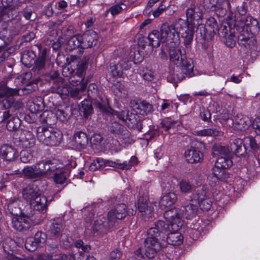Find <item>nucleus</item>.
Listing matches in <instances>:
<instances>
[{
    "label": "nucleus",
    "instance_id": "1",
    "mask_svg": "<svg viewBox=\"0 0 260 260\" xmlns=\"http://www.w3.org/2000/svg\"><path fill=\"white\" fill-rule=\"evenodd\" d=\"M164 216L168 224L162 220L155 223L154 226L147 231V238L145 241L146 254L148 257H154L157 251L162 247L159 242L165 238V233L167 231H178L183 225L184 212L177 208L166 211Z\"/></svg>",
    "mask_w": 260,
    "mask_h": 260
},
{
    "label": "nucleus",
    "instance_id": "2",
    "mask_svg": "<svg viewBox=\"0 0 260 260\" xmlns=\"http://www.w3.org/2000/svg\"><path fill=\"white\" fill-rule=\"evenodd\" d=\"M240 21L241 22L239 23L240 25L238 29L240 34L238 37V43L246 46L250 41L249 32L252 34L258 31V23L251 16L242 17Z\"/></svg>",
    "mask_w": 260,
    "mask_h": 260
},
{
    "label": "nucleus",
    "instance_id": "3",
    "mask_svg": "<svg viewBox=\"0 0 260 260\" xmlns=\"http://www.w3.org/2000/svg\"><path fill=\"white\" fill-rule=\"evenodd\" d=\"M7 23L6 30L12 31L14 35L18 34L21 31L22 24L19 15V10L0 8V22Z\"/></svg>",
    "mask_w": 260,
    "mask_h": 260
},
{
    "label": "nucleus",
    "instance_id": "4",
    "mask_svg": "<svg viewBox=\"0 0 260 260\" xmlns=\"http://www.w3.org/2000/svg\"><path fill=\"white\" fill-rule=\"evenodd\" d=\"M170 61L176 65L182 73L190 75L193 69L192 60L187 58L185 53H182L180 48L170 50L169 52Z\"/></svg>",
    "mask_w": 260,
    "mask_h": 260
},
{
    "label": "nucleus",
    "instance_id": "5",
    "mask_svg": "<svg viewBox=\"0 0 260 260\" xmlns=\"http://www.w3.org/2000/svg\"><path fill=\"white\" fill-rule=\"evenodd\" d=\"M18 93V90L16 88H10L5 85H0V99L7 96V98L0 101V108L7 109L13 108L18 110L23 106V103L20 101H16L13 97Z\"/></svg>",
    "mask_w": 260,
    "mask_h": 260
},
{
    "label": "nucleus",
    "instance_id": "6",
    "mask_svg": "<svg viewBox=\"0 0 260 260\" xmlns=\"http://www.w3.org/2000/svg\"><path fill=\"white\" fill-rule=\"evenodd\" d=\"M198 25L194 23H189L182 18L176 20V28L178 30V36H180L183 40V43L186 46L190 45L193 41L195 32L197 31Z\"/></svg>",
    "mask_w": 260,
    "mask_h": 260
},
{
    "label": "nucleus",
    "instance_id": "7",
    "mask_svg": "<svg viewBox=\"0 0 260 260\" xmlns=\"http://www.w3.org/2000/svg\"><path fill=\"white\" fill-rule=\"evenodd\" d=\"M38 140L47 146H57L60 144L62 135L57 129H50L45 127H40L37 129Z\"/></svg>",
    "mask_w": 260,
    "mask_h": 260
},
{
    "label": "nucleus",
    "instance_id": "8",
    "mask_svg": "<svg viewBox=\"0 0 260 260\" xmlns=\"http://www.w3.org/2000/svg\"><path fill=\"white\" fill-rule=\"evenodd\" d=\"M186 19L187 23L196 24L198 25L197 31H200L201 36L205 34L204 24L202 23L203 16V11L200 6L193 5L190 6L186 11Z\"/></svg>",
    "mask_w": 260,
    "mask_h": 260
},
{
    "label": "nucleus",
    "instance_id": "9",
    "mask_svg": "<svg viewBox=\"0 0 260 260\" xmlns=\"http://www.w3.org/2000/svg\"><path fill=\"white\" fill-rule=\"evenodd\" d=\"M113 221L109 218L108 215H100L94 220L93 230L102 234H106L114 226Z\"/></svg>",
    "mask_w": 260,
    "mask_h": 260
},
{
    "label": "nucleus",
    "instance_id": "10",
    "mask_svg": "<svg viewBox=\"0 0 260 260\" xmlns=\"http://www.w3.org/2000/svg\"><path fill=\"white\" fill-rule=\"evenodd\" d=\"M152 203L148 202L146 199L140 197L138 200V208L144 220H146L152 217L154 206Z\"/></svg>",
    "mask_w": 260,
    "mask_h": 260
},
{
    "label": "nucleus",
    "instance_id": "11",
    "mask_svg": "<svg viewBox=\"0 0 260 260\" xmlns=\"http://www.w3.org/2000/svg\"><path fill=\"white\" fill-rule=\"evenodd\" d=\"M160 32L164 42L173 41L178 35V30L176 28V21L171 25L168 23L163 24Z\"/></svg>",
    "mask_w": 260,
    "mask_h": 260
},
{
    "label": "nucleus",
    "instance_id": "12",
    "mask_svg": "<svg viewBox=\"0 0 260 260\" xmlns=\"http://www.w3.org/2000/svg\"><path fill=\"white\" fill-rule=\"evenodd\" d=\"M32 221L30 217L24 214L14 216L12 219V226L19 231L28 229Z\"/></svg>",
    "mask_w": 260,
    "mask_h": 260
},
{
    "label": "nucleus",
    "instance_id": "13",
    "mask_svg": "<svg viewBox=\"0 0 260 260\" xmlns=\"http://www.w3.org/2000/svg\"><path fill=\"white\" fill-rule=\"evenodd\" d=\"M203 6L205 10L214 11L219 17L224 16L226 13V10L222 7L218 0H203Z\"/></svg>",
    "mask_w": 260,
    "mask_h": 260
},
{
    "label": "nucleus",
    "instance_id": "14",
    "mask_svg": "<svg viewBox=\"0 0 260 260\" xmlns=\"http://www.w3.org/2000/svg\"><path fill=\"white\" fill-rule=\"evenodd\" d=\"M3 121L7 122V128L9 131L17 130L21 125V120L18 116L12 115L10 111L3 112Z\"/></svg>",
    "mask_w": 260,
    "mask_h": 260
},
{
    "label": "nucleus",
    "instance_id": "15",
    "mask_svg": "<svg viewBox=\"0 0 260 260\" xmlns=\"http://www.w3.org/2000/svg\"><path fill=\"white\" fill-rule=\"evenodd\" d=\"M12 260H74V257L73 254H61L57 257L52 258V256L48 254L39 255L36 259H34L31 256L21 258L16 256H12Z\"/></svg>",
    "mask_w": 260,
    "mask_h": 260
},
{
    "label": "nucleus",
    "instance_id": "16",
    "mask_svg": "<svg viewBox=\"0 0 260 260\" xmlns=\"http://www.w3.org/2000/svg\"><path fill=\"white\" fill-rule=\"evenodd\" d=\"M126 205L124 204L116 205L108 213L109 218L113 221L114 224L116 219H122L126 216Z\"/></svg>",
    "mask_w": 260,
    "mask_h": 260
},
{
    "label": "nucleus",
    "instance_id": "17",
    "mask_svg": "<svg viewBox=\"0 0 260 260\" xmlns=\"http://www.w3.org/2000/svg\"><path fill=\"white\" fill-rule=\"evenodd\" d=\"M36 139L33 134L28 131H24L19 138L20 147L25 148H31L35 146Z\"/></svg>",
    "mask_w": 260,
    "mask_h": 260
},
{
    "label": "nucleus",
    "instance_id": "18",
    "mask_svg": "<svg viewBox=\"0 0 260 260\" xmlns=\"http://www.w3.org/2000/svg\"><path fill=\"white\" fill-rule=\"evenodd\" d=\"M22 206V202L19 198L11 199L7 204V212L14 216H18L21 214Z\"/></svg>",
    "mask_w": 260,
    "mask_h": 260
},
{
    "label": "nucleus",
    "instance_id": "19",
    "mask_svg": "<svg viewBox=\"0 0 260 260\" xmlns=\"http://www.w3.org/2000/svg\"><path fill=\"white\" fill-rule=\"evenodd\" d=\"M184 156L186 161L190 164L200 162L203 159V153L194 147L186 150Z\"/></svg>",
    "mask_w": 260,
    "mask_h": 260
},
{
    "label": "nucleus",
    "instance_id": "20",
    "mask_svg": "<svg viewBox=\"0 0 260 260\" xmlns=\"http://www.w3.org/2000/svg\"><path fill=\"white\" fill-rule=\"evenodd\" d=\"M51 201V200L48 201L45 196L40 195L34 201H30L29 205L30 208L34 210L43 212L47 210L48 204Z\"/></svg>",
    "mask_w": 260,
    "mask_h": 260
},
{
    "label": "nucleus",
    "instance_id": "21",
    "mask_svg": "<svg viewBox=\"0 0 260 260\" xmlns=\"http://www.w3.org/2000/svg\"><path fill=\"white\" fill-rule=\"evenodd\" d=\"M0 153L4 159L9 161L15 160L18 156L16 149L9 145H3L0 149Z\"/></svg>",
    "mask_w": 260,
    "mask_h": 260
},
{
    "label": "nucleus",
    "instance_id": "22",
    "mask_svg": "<svg viewBox=\"0 0 260 260\" xmlns=\"http://www.w3.org/2000/svg\"><path fill=\"white\" fill-rule=\"evenodd\" d=\"M116 166L115 161L98 158L90 164L89 166V170L91 171H95L98 170L103 169L106 167L115 168Z\"/></svg>",
    "mask_w": 260,
    "mask_h": 260
},
{
    "label": "nucleus",
    "instance_id": "23",
    "mask_svg": "<svg viewBox=\"0 0 260 260\" xmlns=\"http://www.w3.org/2000/svg\"><path fill=\"white\" fill-rule=\"evenodd\" d=\"M83 38L82 48L91 47L96 45L98 36L96 32L93 30H89L82 35Z\"/></svg>",
    "mask_w": 260,
    "mask_h": 260
},
{
    "label": "nucleus",
    "instance_id": "24",
    "mask_svg": "<svg viewBox=\"0 0 260 260\" xmlns=\"http://www.w3.org/2000/svg\"><path fill=\"white\" fill-rule=\"evenodd\" d=\"M251 124V119L247 116L238 114L233 120V125L238 130L247 129Z\"/></svg>",
    "mask_w": 260,
    "mask_h": 260
},
{
    "label": "nucleus",
    "instance_id": "25",
    "mask_svg": "<svg viewBox=\"0 0 260 260\" xmlns=\"http://www.w3.org/2000/svg\"><path fill=\"white\" fill-rule=\"evenodd\" d=\"M73 145L78 149H84L88 143L86 134L82 132L76 133L73 140Z\"/></svg>",
    "mask_w": 260,
    "mask_h": 260
},
{
    "label": "nucleus",
    "instance_id": "26",
    "mask_svg": "<svg viewBox=\"0 0 260 260\" xmlns=\"http://www.w3.org/2000/svg\"><path fill=\"white\" fill-rule=\"evenodd\" d=\"M23 197L25 200L28 201H34L37 197L41 195L39 189L34 185H29L25 187L22 192Z\"/></svg>",
    "mask_w": 260,
    "mask_h": 260
},
{
    "label": "nucleus",
    "instance_id": "27",
    "mask_svg": "<svg viewBox=\"0 0 260 260\" xmlns=\"http://www.w3.org/2000/svg\"><path fill=\"white\" fill-rule=\"evenodd\" d=\"M129 68L126 61L121 60L111 65L110 69L111 74L114 77H120L123 74V70H128Z\"/></svg>",
    "mask_w": 260,
    "mask_h": 260
},
{
    "label": "nucleus",
    "instance_id": "28",
    "mask_svg": "<svg viewBox=\"0 0 260 260\" xmlns=\"http://www.w3.org/2000/svg\"><path fill=\"white\" fill-rule=\"evenodd\" d=\"M229 149L230 152L234 153L238 156L244 154L246 152V148L243 144L242 140L241 139L234 140L230 144Z\"/></svg>",
    "mask_w": 260,
    "mask_h": 260
},
{
    "label": "nucleus",
    "instance_id": "29",
    "mask_svg": "<svg viewBox=\"0 0 260 260\" xmlns=\"http://www.w3.org/2000/svg\"><path fill=\"white\" fill-rule=\"evenodd\" d=\"M54 88H56V91L61 96H68L71 92L72 87L69 85L63 83V79L61 78H57L55 80Z\"/></svg>",
    "mask_w": 260,
    "mask_h": 260
},
{
    "label": "nucleus",
    "instance_id": "30",
    "mask_svg": "<svg viewBox=\"0 0 260 260\" xmlns=\"http://www.w3.org/2000/svg\"><path fill=\"white\" fill-rule=\"evenodd\" d=\"M62 74L64 76L69 77V82L73 86H77L81 83L84 78L79 76H76L74 73L73 69H70L69 67H65L63 69Z\"/></svg>",
    "mask_w": 260,
    "mask_h": 260
},
{
    "label": "nucleus",
    "instance_id": "31",
    "mask_svg": "<svg viewBox=\"0 0 260 260\" xmlns=\"http://www.w3.org/2000/svg\"><path fill=\"white\" fill-rule=\"evenodd\" d=\"M134 107L136 113L142 116L147 115L151 113L152 110V105L146 101L136 103Z\"/></svg>",
    "mask_w": 260,
    "mask_h": 260
},
{
    "label": "nucleus",
    "instance_id": "32",
    "mask_svg": "<svg viewBox=\"0 0 260 260\" xmlns=\"http://www.w3.org/2000/svg\"><path fill=\"white\" fill-rule=\"evenodd\" d=\"M63 228L60 222L54 221L50 226L48 232L53 239H58L63 235Z\"/></svg>",
    "mask_w": 260,
    "mask_h": 260
},
{
    "label": "nucleus",
    "instance_id": "33",
    "mask_svg": "<svg viewBox=\"0 0 260 260\" xmlns=\"http://www.w3.org/2000/svg\"><path fill=\"white\" fill-rule=\"evenodd\" d=\"M148 42V45L154 47H157L160 45L161 42H163L161 39L160 32L154 30L150 32L148 36L145 39Z\"/></svg>",
    "mask_w": 260,
    "mask_h": 260
},
{
    "label": "nucleus",
    "instance_id": "34",
    "mask_svg": "<svg viewBox=\"0 0 260 260\" xmlns=\"http://www.w3.org/2000/svg\"><path fill=\"white\" fill-rule=\"evenodd\" d=\"M233 162L230 158V155L228 156H219L217 158L215 166L213 168V170L217 171L218 168H221L223 170L231 167Z\"/></svg>",
    "mask_w": 260,
    "mask_h": 260
},
{
    "label": "nucleus",
    "instance_id": "35",
    "mask_svg": "<svg viewBox=\"0 0 260 260\" xmlns=\"http://www.w3.org/2000/svg\"><path fill=\"white\" fill-rule=\"evenodd\" d=\"M173 232L169 233L167 237V242L173 245H179L183 242V236L180 233L177 231H172Z\"/></svg>",
    "mask_w": 260,
    "mask_h": 260
},
{
    "label": "nucleus",
    "instance_id": "36",
    "mask_svg": "<svg viewBox=\"0 0 260 260\" xmlns=\"http://www.w3.org/2000/svg\"><path fill=\"white\" fill-rule=\"evenodd\" d=\"M204 27L205 28V34L203 36H201V37H205L208 31L211 34H215L218 30L217 23L213 17H210L207 19Z\"/></svg>",
    "mask_w": 260,
    "mask_h": 260
},
{
    "label": "nucleus",
    "instance_id": "37",
    "mask_svg": "<svg viewBox=\"0 0 260 260\" xmlns=\"http://www.w3.org/2000/svg\"><path fill=\"white\" fill-rule=\"evenodd\" d=\"M176 201V194L173 192H170L162 197L159 203L161 206L166 207L172 205Z\"/></svg>",
    "mask_w": 260,
    "mask_h": 260
},
{
    "label": "nucleus",
    "instance_id": "38",
    "mask_svg": "<svg viewBox=\"0 0 260 260\" xmlns=\"http://www.w3.org/2000/svg\"><path fill=\"white\" fill-rule=\"evenodd\" d=\"M50 162L48 161H42L37 164L35 167L36 174L39 177L45 174L48 171L50 170Z\"/></svg>",
    "mask_w": 260,
    "mask_h": 260
},
{
    "label": "nucleus",
    "instance_id": "39",
    "mask_svg": "<svg viewBox=\"0 0 260 260\" xmlns=\"http://www.w3.org/2000/svg\"><path fill=\"white\" fill-rule=\"evenodd\" d=\"M82 35L78 34L71 37L67 44L70 49H74L79 47L82 48Z\"/></svg>",
    "mask_w": 260,
    "mask_h": 260
},
{
    "label": "nucleus",
    "instance_id": "40",
    "mask_svg": "<svg viewBox=\"0 0 260 260\" xmlns=\"http://www.w3.org/2000/svg\"><path fill=\"white\" fill-rule=\"evenodd\" d=\"M207 188L205 186L201 189H198L196 193L192 195L191 202H195L196 203H199L200 202L208 199Z\"/></svg>",
    "mask_w": 260,
    "mask_h": 260
},
{
    "label": "nucleus",
    "instance_id": "41",
    "mask_svg": "<svg viewBox=\"0 0 260 260\" xmlns=\"http://www.w3.org/2000/svg\"><path fill=\"white\" fill-rule=\"evenodd\" d=\"M184 209L185 212L184 213V215L185 216L186 218L187 219H190L195 216L198 210L197 205L193 203H189L184 206Z\"/></svg>",
    "mask_w": 260,
    "mask_h": 260
},
{
    "label": "nucleus",
    "instance_id": "42",
    "mask_svg": "<svg viewBox=\"0 0 260 260\" xmlns=\"http://www.w3.org/2000/svg\"><path fill=\"white\" fill-rule=\"evenodd\" d=\"M172 9V12H170L169 14H173L176 11V7L174 5H166L163 4H161L159 7L155 9L153 12L152 15L154 17L156 18L159 16L162 13L168 9Z\"/></svg>",
    "mask_w": 260,
    "mask_h": 260
},
{
    "label": "nucleus",
    "instance_id": "43",
    "mask_svg": "<svg viewBox=\"0 0 260 260\" xmlns=\"http://www.w3.org/2000/svg\"><path fill=\"white\" fill-rule=\"evenodd\" d=\"M229 148L220 145H215L213 147V155L215 157L222 156H228L230 155Z\"/></svg>",
    "mask_w": 260,
    "mask_h": 260
},
{
    "label": "nucleus",
    "instance_id": "44",
    "mask_svg": "<svg viewBox=\"0 0 260 260\" xmlns=\"http://www.w3.org/2000/svg\"><path fill=\"white\" fill-rule=\"evenodd\" d=\"M223 29L225 30V32H223V37L225 38V43L226 45L229 47L232 48L234 47L235 45L236 41L237 39L238 41V37L235 36L234 34L232 33H231L228 37L226 36L227 34V29L225 26H223Z\"/></svg>",
    "mask_w": 260,
    "mask_h": 260
},
{
    "label": "nucleus",
    "instance_id": "45",
    "mask_svg": "<svg viewBox=\"0 0 260 260\" xmlns=\"http://www.w3.org/2000/svg\"><path fill=\"white\" fill-rule=\"evenodd\" d=\"M179 186L181 192L184 193L191 192L193 188V185L186 179H183L179 182Z\"/></svg>",
    "mask_w": 260,
    "mask_h": 260
},
{
    "label": "nucleus",
    "instance_id": "46",
    "mask_svg": "<svg viewBox=\"0 0 260 260\" xmlns=\"http://www.w3.org/2000/svg\"><path fill=\"white\" fill-rule=\"evenodd\" d=\"M111 131L114 134L117 135H124L128 137L129 134L127 131L124 126L117 122H114L112 123Z\"/></svg>",
    "mask_w": 260,
    "mask_h": 260
},
{
    "label": "nucleus",
    "instance_id": "47",
    "mask_svg": "<svg viewBox=\"0 0 260 260\" xmlns=\"http://www.w3.org/2000/svg\"><path fill=\"white\" fill-rule=\"evenodd\" d=\"M92 110L91 102L90 100L85 99L81 102L80 110L84 113L85 117L90 115L92 113Z\"/></svg>",
    "mask_w": 260,
    "mask_h": 260
},
{
    "label": "nucleus",
    "instance_id": "48",
    "mask_svg": "<svg viewBox=\"0 0 260 260\" xmlns=\"http://www.w3.org/2000/svg\"><path fill=\"white\" fill-rule=\"evenodd\" d=\"M19 0H2L3 7L0 8L5 9H18V3Z\"/></svg>",
    "mask_w": 260,
    "mask_h": 260
},
{
    "label": "nucleus",
    "instance_id": "49",
    "mask_svg": "<svg viewBox=\"0 0 260 260\" xmlns=\"http://www.w3.org/2000/svg\"><path fill=\"white\" fill-rule=\"evenodd\" d=\"M216 170H212V173L208 177L209 184L211 186H214L217 184L218 180L223 181L222 174L221 173H216Z\"/></svg>",
    "mask_w": 260,
    "mask_h": 260
},
{
    "label": "nucleus",
    "instance_id": "50",
    "mask_svg": "<svg viewBox=\"0 0 260 260\" xmlns=\"http://www.w3.org/2000/svg\"><path fill=\"white\" fill-rule=\"evenodd\" d=\"M227 20L230 25H233L238 30L240 25L239 23H240L241 21H240V18L237 15V14H234L232 12L230 13L228 16Z\"/></svg>",
    "mask_w": 260,
    "mask_h": 260
},
{
    "label": "nucleus",
    "instance_id": "51",
    "mask_svg": "<svg viewBox=\"0 0 260 260\" xmlns=\"http://www.w3.org/2000/svg\"><path fill=\"white\" fill-rule=\"evenodd\" d=\"M137 163V158L135 156H132L129 160L128 162L126 161L124 162L122 164H119L116 162V166L115 168L122 169V170H128L131 169L132 166L135 165Z\"/></svg>",
    "mask_w": 260,
    "mask_h": 260
},
{
    "label": "nucleus",
    "instance_id": "52",
    "mask_svg": "<svg viewBox=\"0 0 260 260\" xmlns=\"http://www.w3.org/2000/svg\"><path fill=\"white\" fill-rule=\"evenodd\" d=\"M112 114L113 116H116L121 121L126 123L128 125L129 124L128 121H131L132 120L131 118H128V112L126 111H122L121 112L114 111Z\"/></svg>",
    "mask_w": 260,
    "mask_h": 260
},
{
    "label": "nucleus",
    "instance_id": "53",
    "mask_svg": "<svg viewBox=\"0 0 260 260\" xmlns=\"http://www.w3.org/2000/svg\"><path fill=\"white\" fill-rule=\"evenodd\" d=\"M197 135L199 136H213L215 137L218 135L219 132L216 129L207 128L195 132Z\"/></svg>",
    "mask_w": 260,
    "mask_h": 260
},
{
    "label": "nucleus",
    "instance_id": "54",
    "mask_svg": "<svg viewBox=\"0 0 260 260\" xmlns=\"http://www.w3.org/2000/svg\"><path fill=\"white\" fill-rule=\"evenodd\" d=\"M56 115L60 121H65L69 119L71 114L68 108L62 110H57L56 111Z\"/></svg>",
    "mask_w": 260,
    "mask_h": 260
},
{
    "label": "nucleus",
    "instance_id": "55",
    "mask_svg": "<svg viewBox=\"0 0 260 260\" xmlns=\"http://www.w3.org/2000/svg\"><path fill=\"white\" fill-rule=\"evenodd\" d=\"M86 88V83H83L81 87L80 88L77 87L75 88H72L71 89V92H70L69 95L77 99H81V95L80 94V92L85 90V89Z\"/></svg>",
    "mask_w": 260,
    "mask_h": 260
},
{
    "label": "nucleus",
    "instance_id": "56",
    "mask_svg": "<svg viewBox=\"0 0 260 260\" xmlns=\"http://www.w3.org/2000/svg\"><path fill=\"white\" fill-rule=\"evenodd\" d=\"M22 171L25 176L30 178L39 177L38 174H36L37 172L36 171V168L35 166L34 167L28 166L25 167L23 169Z\"/></svg>",
    "mask_w": 260,
    "mask_h": 260
},
{
    "label": "nucleus",
    "instance_id": "57",
    "mask_svg": "<svg viewBox=\"0 0 260 260\" xmlns=\"http://www.w3.org/2000/svg\"><path fill=\"white\" fill-rule=\"evenodd\" d=\"M38 246H39V245L32 238H28L26 239L25 247L28 251H35L37 248Z\"/></svg>",
    "mask_w": 260,
    "mask_h": 260
},
{
    "label": "nucleus",
    "instance_id": "58",
    "mask_svg": "<svg viewBox=\"0 0 260 260\" xmlns=\"http://www.w3.org/2000/svg\"><path fill=\"white\" fill-rule=\"evenodd\" d=\"M176 123L177 121H172L171 119L167 118L162 121L161 125V127L164 128L165 132H168L169 130L173 128Z\"/></svg>",
    "mask_w": 260,
    "mask_h": 260
},
{
    "label": "nucleus",
    "instance_id": "59",
    "mask_svg": "<svg viewBox=\"0 0 260 260\" xmlns=\"http://www.w3.org/2000/svg\"><path fill=\"white\" fill-rule=\"evenodd\" d=\"M59 241H61L63 246L65 248L70 247L73 244V239L65 234H63L60 238L58 239Z\"/></svg>",
    "mask_w": 260,
    "mask_h": 260
},
{
    "label": "nucleus",
    "instance_id": "60",
    "mask_svg": "<svg viewBox=\"0 0 260 260\" xmlns=\"http://www.w3.org/2000/svg\"><path fill=\"white\" fill-rule=\"evenodd\" d=\"M67 179V176L63 172L56 173L54 175V181L57 184H63Z\"/></svg>",
    "mask_w": 260,
    "mask_h": 260
},
{
    "label": "nucleus",
    "instance_id": "61",
    "mask_svg": "<svg viewBox=\"0 0 260 260\" xmlns=\"http://www.w3.org/2000/svg\"><path fill=\"white\" fill-rule=\"evenodd\" d=\"M86 63L85 62H82L81 63L77 66V71L76 72V75L79 76L84 79L85 78V72L86 69Z\"/></svg>",
    "mask_w": 260,
    "mask_h": 260
},
{
    "label": "nucleus",
    "instance_id": "62",
    "mask_svg": "<svg viewBox=\"0 0 260 260\" xmlns=\"http://www.w3.org/2000/svg\"><path fill=\"white\" fill-rule=\"evenodd\" d=\"M32 238L39 246L44 243L46 241L45 235L42 232H37Z\"/></svg>",
    "mask_w": 260,
    "mask_h": 260
},
{
    "label": "nucleus",
    "instance_id": "63",
    "mask_svg": "<svg viewBox=\"0 0 260 260\" xmlns=\"http://www.w3.org/2000/svg\"><path fill=\"white\" fill-rule=\"evenodd\" d=\"M101 102L97 101L96 106L102 111L105 112L108 107V101L107 98L101 99Z\"/></svg>",
    "mask_w": 260,
    "mask_h": 260
},
{
    "label": "nucleus",
    "instance_id": "64",
    "mask_svg": "<svg viewBox=\"0 0 260 260\" xmlns=\"http://www.w3.org/2000/svg\"><path fill=\"white\" fill-rule=\"evenodd\" d=\"M20 159L21 160L24 162L27 163L29 162V161L32 158V155L28 152L26 150H23L20 152Z\"/></svg>",
    "mask_w": 260,
    "mask_h": 260
}]
</instances>
